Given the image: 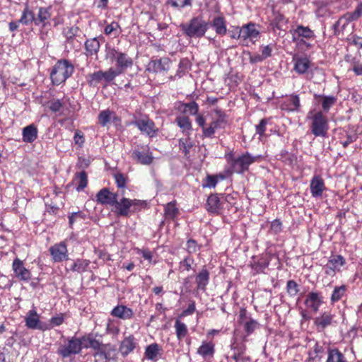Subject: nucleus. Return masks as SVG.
Masks as SVG:
<instances>
[{
	"label": "nucleus",
	"instance_id": "1",
	"mask_svg": "<svg viewBox=\"0 0 362 362\" xmlns=\"http://www.w3.org/2000/svg\"><path fill=\"white\" fill-rule=\"evenodd\" d=\"M214 115L209 123L206 122L203 115H197L196 122L202 128V136L205 138H214L216 130L224 129L228 124V116L224 111L219 108L214 110Z\"/></svg>",
	"mask_w": 362,
	"mask_h": 362
},
{
	"label": "nucleus",
	"instance_id": "2",
	"mask_svg": "<svg viewBox=\"0 0 362 362\" xmlns=\"http://www.w3.org/2000/svg\"><path fill=\"white\" fill-rule=\"evenodd\" d=\"M307 118L310 119V130L316 137H326L329 130L328 118L322 111L315 109L308 112Z\"/></svg>",
	"mask_w": 362,
	"mask_h": 362
},
{
	"label": "nucleus",
	"instance_id": "3",
	"mask_svg": "<svg viewBox=\"0 0 362 362\" xmlns=\"http://www.w3.org/2000/svg\"><path fill=\"white\" fill-rule=\"evenodd\" d=\"M74 71V65L67 59H59L50 71V79L54 86L64 83Z\"/></svg>",
	"mask_w": 362,
	"mask_h": 362
},
{
	"label": "nucleus",
	"instance_id": "4",
	"mask_svg": "<svg viewBox=\"0 0 362 362\" xmlns=\"http://www.w3.org/2000/svg\"><path fill=\"white\" fill-rule=\"evenodd\" d=\"M226 158L230 165L233 172L243 174L249 170L251 164L261 159V156H253L248 152H246L238 157H235L233 153H229L226 155Z\"/></svg>",
	"mask_w": 362,
	"mask_h": 362
},
{
	"label": "nucleus",
	"instance_id": "5",
	"mask_svg": "<svg viewBox=\"0 0 362 362\" xmlns=\"http://www.w3.org/2000/svg\"><path fill=\"white\" fill-rule=\"evenodd\" d=\"M133 119L132 124L136 127L142 134L150 138L157 136L159 129L148 115L136 112L133 115Z\"/></svg>",
	"mask_w": 362,
	"mask_h": 362
},
{
	"label": "nucleus",
	"instance_id": "6",
	"mask_svg": "<svg viewBox=\"0 0 362 362\" xmlns=\"http://www.w3.org/2000/svg\"><path fill=\"white\" fill-rule=\"evenodd\" d=\"M180 28L184 34L189 37L200 38L208 30V23L202 17H193L188 23H182Z\"/></svg>",
	"mask_w": 362,
	"mask_h": 362
},
{
	"label": "nucleus",
	"instance_id": "7",
	"mask_svg": "<svg viewBox=\"0 0 362 362\" xmlns=\"http://www.w3.org/2000/svg\"><path fill=\"white\" fill-rule=\"evenodd\" d=\"M236 29L238 30L237 40L243 46L252 45L260 37V32L257 25L254 23L250 22L241 27H237Z\"/></svg>",
	"mask_w": 362,
	"mask_h": 362
},
{
	"label": "nucleus",
	"instance_id": "8",
	"mask_svg": "<svg viewBox=\"0 0 362 362\" xmlns=\"http://www.w3.org/2000/svg\"><path fill=\"white\" fill-rule=\"evenodd\" d=\"M144 202L139 199H130L122 197L117 199L115 204V212L117 216L129 217L131 214L141 210Z\"/></svg>",
	"mask_w": 362,
	"mask_h": 362
},
{
	"label": "nucleus",
	"instance_id": "9",
	"mask_svg": "<svg viewBox=\"0 0 362 362\" xmlns=\"http://www.w3.org/2000/svg\"><path fill=\"white\" fill-rule=\"evenodd\" d=\"M111 59H115L116 67H111L110 69L114 72L115 78L124 74L127 69L133 66V59L127 54L122 52L115 48L109 50Z\"/></svg>",
	"mask_w": 362,
	"mask_h": 362
},
{
	"label": "nucleus",
	"instance_id": "10",
	"mask_svg": "<svg viewBox=\"0 0 362 362\" xmlns=\"http://www.w3.org/2000/svg\"><path fill=\"white\" fill-rule=\"evenodd\" d=\"M80 352L81 344L79 339L75 337L67 338L64 341V344L59 346L57 351V353L62 358H68Z\"/></svg>",
	"mask_w": 362,
	"mask_h": 362
},
{
	"label": "nucleus",
	"instance_id": "11",
	"mask_svg": "<svg viewBox=\"0 0 362 362\" xmlns=\"http://www.w3.org/2000/svg\"><path fill=\"white\" fill-rule=\"evenodd\" d=\"M279 107L281 110L290 112H300L301 108L300 97L296 93L286 95L282 97L279 102Z\"/></svg>",
	"mask_w": 362,
	"mask_h": 362
},
{
	"label": "nucleus",
	"instance_id": "12",
	"mask_svg": "<svg viewBox=\"0 0 362 362\" xmlns=\"http://www.w3.org/2000/svg\"><path fill=\"white\" fill-rule=\"evenodd\" d=\"M115 78L114 72L110 69L105 71H98L94 73L89 74L86 76L87 83L90 86H95L103 81L106 83H110Z\"/></svg>",
	"mask_w": 362,
	"mask_h": 362
},
{
	"label": "nucleus",
	"instance_id": "13",
	"mask_svg": "<svg viewBox=\"0 0 362 362\" xmlns=\"http://www.w3.org/2000/svg\"><path fill=\"white\" fill-rule=\"evenodd\" d=\"M346 264L345 258L341 255H332L327 263L323 267L326 275L334 276L337 272H340V268Z\"/></svg>",
	"mask_w": 362,
	"mask_h": 362
},
{
	"label": "nucleus",
	"instance_id": "14",
	"mask_svg": "<svg viewBox=\"0 0 362 362\" xmlns=\"http://www.w3.org/2000/svg\"><path fill=\"white\" fill-rule=\"evenodd\" d=\"M13 276L18 281L28 282L31 279V272L25 268L23 262L19 258L14 259L12 264Z\"/></svg>",
	"mask_w": 362,
	"mask_h": 362
},
{
	"label": "nucleus",
	"instance_id": "15",
	"mask_svg": "<svg viewBox=\"0 0 362 362\" xmlns=\"http://www.w3.org/2000/svg\"><path fill=\"white\" fill-rule=\"evenodd\" d=\"M49 251L54 262H62L69 258L67 245L65 240L51 246Z\"/></svg>",
	"mask_w": 362,
	"mask_h": 362
},
{
	"label": "nucleus",
	"instance_id": "16",
	"mask_svg": "<svg viewBox=\"0 0 362 362\" xmlns=\"http://www.w3.org/2000/svg\"><path fill=\"white\" fill-rule=\"evenodd\" d=\"M132 158L137 163L150 165L153 160L152 153L148 146H139L132 153Z\"/></svg>",
	"mask_w": 362,
	"mask_h": 362
},
{
	"label": "nucleus",
	"instance_id": "17",
	"mask_svg": "<svg viewBox=\"0 0 362 362\" xmlns=\"http://www.w3.org/2000/svg\"><path fill=\"white\" fill-rule=\"evenodd\" d=\"M247 335H243L239 329H235L231 339L230 349L234 352L245 354L247 350Z\"/></svg>",
	"mask_w": 362,
	"mask_h": 362
},
{
	"label": "nucleus",
	"instance_id": "18",
	"mask_svg": "<svg viewBox=\"0 0 362 362\" xmlns=\"http://www.w3.org/2000/svg\"><path fill=\"white\" fill-rule=\"evenodd\" d=\"M120 197V192H112L107 187L101 189L96 194V201L103 205L115 206L116 201Z\"/></svg>",
	"mask_w": 362,
	"mask_h": 362
},
{
	"label": "nucleus",
	"instance_id": "19",
	"mask_svg": "<svg viewBox=\"0 0 362 362\" xmlns=\"http://www.w3.org/2000/svg\"><path fill=\"white\" fill-rule=\"evenodd\" d=\"M334 317V315L331 311H325L315 317L314 325L317 330L318 332H323L327 327L332 326L335 322Z\"/></svg>",
	"mask_w": 362,
	"mask_h": 362
},
{
	"label": "nucleus",
	"instance_id": "20",
	"mask_svg": "<svg viewBox=\"0 0 362 362\" xmlns=\"http://www.w3.org/2000/svg\"><path fill=\"white\" fill-rule=\"evenodd\" d=\"M63 33L66 37V43L71 45L73 48L78 49L81 46V42L77 39L80 37L81 30L77 26L67 27L64 28Z\"/></svg>",
	"mask_w": 362,
	"mask_h": 362
},
{
	"label": "nucleus",
	"instance_id": "21",
	"mask_svg": "<svg viewBox=\"0 0 362 362\" xmlns=\"http://www.w3.org/2000/svg\"><path fill=\"white\" fill-rule=\"evenodd\" d=\"M223 201L220 194H211L206 200V209L208 212L219 215L223 209Z\"/></svg>",
	"mask_w": 362,
	"mask_h": 362
},
{
	"label": "nucleus",
	"instance_id": "22",
	"mask_svg": "<svg viewBox=\"0 0 362 362\" xmlns=\"http://www.w3.org/2000/svg\"><path fill=\"white\" fill-rule=\"evenodd\" d=\"M52 6L40 7L37 16L35 15V25L40 26L42 29L50 26Z\"/></svg>",
	"mask_w": 362,
	"mask_h": 362
},
{
	"label": "nucleus",
	"instance_id": "23",
	"mask_svg": "<svg viewBox=\"0 0 362 362\" xmlns=\"http://www.w3.org/2000/svg\"><path fill=\"white\" fill-rule=\"evenodd\" d=\"M310 189L313 197L318 198L322 196L323 192L326 191L327 187L321 175H315L310 180Z\"/></svg>",
	"mask_w": 362,
	"mask_h": 362
},
{
	"label": "nucleus",
	"instance_id": "24",
	"mask_svg": "<svg viewBox=\"0 0 362 362\" xmlns=\"http://www.w3.org/2000/svg\"><path fill=\"white\" fill-rule=\"evenodd\" d=\"M323 303V297L320 292H310L305 300V305L314 313H317Z\"/></svg>",
	"mask_w": 362,
	"mask_h": 362
},
{
	"label": "nucleus",
	"instance_id": "25",
	"mask_svg": "<svg viewBox=\"0 0 362 362\" xmlns=\"http://www.w3.org/2000/svg\"><path fill=\"white\" fill-rule=\"evenodd\" d=\"M170 60L168 57L152 59L148 64V70L154 73H161L170 68Z\"/></svg>",
	"mask_w": 362,
	"mask_h": 362
},
{
	"label": "nucleus",
	"instance_id": "26",
	"mask_svg": "<svg viewBox=\"0 0 362 362\" xmlns=\"http://www.w3.org/2000/svg\"><path fill=\"white\" fill-rule=\"evenodd\" d=\"M314 100L316 103L319 104L322 107L321 111L326 115L330 108L335 105L337 103V98L333 95H314Z\"/></svg>",
	"mask_w": 362,
	"mask_h": 362
},
{
	"label": "nucleus",
	"instance_id": "27",
	"mask_svg": "<svg viewBox=\"0 0 362 362\" xmlns=\"http://www.w3.org/2000/svg\"><path fill=\"white\" fill-rule=\"evenodd\" d=\"M215 342L213 340L203 341L201 346L197 349V353L204 360H210L215 354Z\"/></svg>",
	"mask_w": 362,
	"mask_h": 362
},
{
	"label": "nucleus",
	"instance_id": "28",
	"mask_svg": "<svg viewBox=\"0 0 362 362\" xmlns=\"http://www.w3.org/2000/svg\"><path fill=\"white\" fill-rule=\"evenodd\" d=\"M315 37L314 32L308 27L299 25L293 32V42H303V39L310 40Z\"/></svg>",
	"mask_w": 362,
	"mask_h": 362
},
{
	"label": "nucleus",
	"instance_id": "29",
	"mask_svg": "<svg viewBox=\"0 0 362 362\" xmlns=\"http://www.w3.org/2000/svg\"><path fill=\"white\" fill-rule=\"evenodd\" d=\"M25 325L28 328L32 329H42L40 325V316L35 308L29 310L25 318Z\"/></svg>",
	"mask_w": 362,
	"mask_h": 362
},
{
	"label": "nucleus",
	"instance_id": "30",
	"mask_svg": "<svg viewBox=\"0 0 362 362\" xmlns=\"http://www.w3.org/2000/svg\"><path fill=\"white\" fill-rule=\"evenodd\" d=\"M38 136V129L35 124H31L25 127L22 130V139L25 143L34 142Z\"/></svg>",
	"mask_w": 362,
	"mask_h": 362
},
{
	"label": "nucleus",
	"instance_id": "31",
	"mask_svg": "<svg viewBox=\"0 0 362 362\" xmlns=\"http://www.w3.org/2000/svg\"><path fill=\"white\" fill-rule=\"evenodd\" d=\"M111 315L122 320H129L133 317L134 312L125 305H119L111 311Z\"/></svg>",
	"mask_w": 362,
	"mask_h": 362
},
{
	"label": "nucleus",
	"instance_id": "32",
	"mask_svg": "<svg viewBox=\"0 0 362 362\" xmlns=\"http://www.w3.org/2000/svg\"><path fill=\"white\" fill-rule=\"evenodd\" d=\"M177 110L183 113V114H189L190 115H196V117H197V115H199V105L194 102H189V103H182L180 102L177 106Z\"/></svg>",
	"mask_w": 362,
	"mask_h": 362
},
{
	"label": "nucleus",
	"instance_id": "33",
	"mask_svg": "<svg viewBox=\"0 0 362 362\" xmlns=\"http://www.w3.org/2000/svg\"><path fill=\"white\" fill-rule=\"evenodd\" d=\"M100 44L97 38L87 40L85 42L86 54L92 57L95 56L98 58V53L100 50Z\"/></svg>",
	"mask_w": 362,
	"mask_h": 362
},
{
	"label": "nucleus",
	"instance_id": "34",
	"mask_svg": "<svg viewBox=\"0 0 362 362\" xmlns=\"http://www.w3.org/2000/svg\"><path fill=\"white\" fill-rule=\"evenodd\" d=\"M197 290L204 291L209 281V272L204 267L195 279Z\"/></svg>",
	"mask_w": 362,
	"mask_h": 362
},
{
	"label": "nucleus",
	"instance_id": "35",
	"mask_svg": "<svg viewBox=\"0 0 362 362\" xmlns=\"http://www.w3.org/2000/svg\"><path fill=\"white\" fill-rule=\"evenodd\" d=\"M136 344L135 337L133 335H130L123 339L119 350L122 355H128L136 348Z\"/></svg>",
	"mask_w": 362,
	"mask_h": 362
},
{
	"label": "nucleus",
	"instance_id": "36",
	"mask_svg": "<svg viewBox=\"0 0 362 362\" xmlns=\"http://www.w3.org/2000/svg\"><path fill=\"white\" fill-rule=\"evenodd\" d=\"M294 60V70L299 74L307 72L310 67L311 62L307 57H296Z\"/></svg>",
	"mask_w": 362,
	"mask_h": 362
},
{
	"label": "nucleus",
	"instance_id": "37",
	"mask_svg": "<svg viewBox=\"0 0 362 362\" xmlns=\"http://www.w3.org/2000/svg\"><path fill=\"white\" fill-rule=\"evenodd\" d=\"M175 122L181 129L182 132L185 135H189V132L192 129V124L189 117L186 115H180L176 117Z\"/></svg>",
	"mask_w": 362,
	"mask_h": 362
},
{
	"label": "nucleus",
	"instance_id": "38",
	"mask_svg": "<svg viewBox=\"0 0 362 362\" xmlns=\"http://www.w3.org/2000/svg\"><path fill=\"white\" fill-rule=\"evenodd\" d=\"M162 351V348L159 344L153 343L146 346L144 353L145 357L148 360L156 361L158 355L161 354Z\"/></svg>",
	"mask_w": 362,
	"mask_h": 362
},
{
	"label": "nucleus",
	"instance_id": "39",
	"mask_svg": "<svg viewBox=\"0 0 362 362\" xmlns=\"http://www.w3.org/2000/svg\"><path fill=\"white\" fill-rule=\"evenodd\" d=\"M351 22L348 19L346 16L344 14L338 21L333 25L334 34L336 36H343L346 26Z\"/></svg>",
	"mask_w": 362,
	"mask_h": 362
},
{
	"label": "nucleus",
	"instance_id": "40",
	"mask_svg": "<svg viewBox=\"0 0 362 362\" xmlns=\"http://www.w3.org/2000/svg\"><path fill=\"white\" fill-rule=\"evenodd\" d=\"M327 354V358L326 362H348L344 354L337 348L329 347Z\"/></svg>",
	"mask_w": 362,
	"mask_h": 362
},
{
	"label": "nucleus",
	"instance_id": "41",
	"mask_svg": "<svg viewBox=\"0 0 362 362\" xmlns=\"http://www.w3.org/2000/svg\"><path fill=\"white\" fill-rule=\"evenodd\" d=\"M73 183L76 185L78 192L83 191L88 185V175L85 171L76 173L73 179Z\"/></svg>",
	"mask_w": 362,
	"mask_h": 362
},
{
	"label": "nucleus",
	"instance_id": "42",
	"mask_svg": "<svg viewBox=\"0 0 362 362\" xmlns=\"http://www.w3.org/2000/svg\"><path fill=\"white\" fill-rule=\"evenodd\" d=\"M211 26L214 28L216 34L219 35L226 34V22L223 16H218L215 17L211 22Z\"/></svg>",
	"mask_w": 362,
	"mask_h": 362
},
{
	"label": "nucleus",
	"instance_id": "43",
	"mask_svg": "<svg viewBox=\"0 0 362 362\" xmlns=\"http://www.w3.org/2000/svg\"><path fill=\"white\" fill-rule=\"evenodd\" d=\"M180 318H177L175 322V329L177 339L180 341L184 340L185 338L188 337L189 331L187 326L182 322Z\"/></svg>",
	"mask_w": 362,
	"mask_h": 362
},
{
	"label": "nucleus",
	"instance_id": "44",
	"mask_svg": "<svg viewBox=\"0 0 362 362\" xmlns=\"http://www.w3.org/2000/svg\"><path fill=\"white\" fill-rule=\"evenodd\" d=\"M186 136V137L179 139V148L185 158H189V151L194 146V142L189 137V135Z\"/></svg>",
	"mask_w": 362,
	"mask_h": 362
},
{
	"label": "nucleus",
	"instance_id": "45",
	"mask_svg": "<svg viewBox=\"0 0 362 362\" xmlns=\"http://www.w3.org/2000/svg\"><path fill=\"white\" fill-rule=\"evenodd\" d=\"M226 178V176L221 173L216 175H207L205 179L203 180L202 187L204 188H214L216 187L219 180H222Z\"/></svg>",
	"mask_w": 362,
	"mask_h": 362
},
{
	"label": "nucleus",
	"instance_id": "46",
	"mask_svg": "<svg viewBox=\"0 0 362 362\" xmlns=\"http://www.w3.org/2000/svg\"><path fill=\"white\" fill-rule=\"evenodd\" d=\"M164 214L166 219L174 220L180 214L175 201L168 203L164 207Z\"/></svg>",
	"mask_w": 362,
	"mask_h": 362
},
{
	"label": "nucleus",
	"instance_id": "47",
	"mask_svg": "<svg viewBox=\"0 0 362 362\" xmlns=\"http://www.w3.org/2000/svg\"><path fill=\"white\" fill-rule=\"evenodd\" d=\"M111 119H116L117 117L115 112L109 109L101 111L98 115V123L103 127L106 126Z\"/></svg>",
	"mask_w": 362,
	"mask_h": 362
},
{
	"label": "nucleus",
	"instance_id": "48",
	"mask_svg": "<svg viewBox=\"0 0 362 362\" xmlns=\"http://www.w3.org/2000/svg\"><path fill=\"white\" fill-rule=\"evenodd\" d=\"M346 291L347 287L345 285L335 286L331 296V303L333 305L341 300L342 298L346 296Z\"/></svg>",
	"mask_w": 362,
	"mask_h": 362
},
{
	"label": "nucleus",
	"instance_id": "49",
	"mask_svg": "<svg viewBox=\"0 0 362 362\" xmlns=\"http://www.w3.org/2000/svg\"><path fill=\"white\" fill-rule=\"evenodd\" d=\"M19 23L25 25H28L31 23L35 24V13L32 10H30L28 5L24 8L22 16L18 21Z\"/></svg>",
	"mask_w": 362,
	"mask_h": 362
},
{
	"label": "nucleus",
	"instance_id": "50",
	"mask_svg": "<svg viewBox=\"0 0 362 362\" xmlns=\"http://www.w3.org/2000/svg\"><path fill=\"white\" fill-rule=\"evenodd\" d=\"M288 20L286 17L280 13H276L274 14V18L272 21V25L278 30H286L287 27Z\"/></svg>",
	"mask_w": 362,
	"mask_h": 362
},
{
	"label": "nucleus",
	"instance_id": "51",
	"mask_svg": "<svg viewBox=\"0 0 362 362\" xmlns=\"http://www.w3.org/2000/svg\"><path fill=\"white\" fill-rule=\"evenodd\" d=\"M90 264V261L83 259H77L72 266L71 267V270L72 272H76L78 273H83L87 270Z\"/></svg>",
	"mask_w": 362,
	"mask_h": 362
},
{
	"label": "nucleus",
	"instance_id": "52",
	"mask_svg": "<svg viewBox=\"0 0 362 362\" xmlns=\"http://www.w3.org/2000/svg\"><path fill=\"white\" fill-rule=\"evenodd\" d=\"M114 177L117 187L119 189L117 191L120 192V196H123L124 194V189L127 186L128 177L122 173H116L114 175Z\"/></svg>",
	"mask_w": 362,
	"mask_h": 362
},
{
	"label": "nucleus",
	"instance_id": "53",
	"mask_svg": "<svg viewBox=\"0 0 362 362\" xmlns=\"http://www.w3.org/2000/svg\"><path fill=\"white\" fill-rule=\"evenodd\" d=\"M165 4L175 9L181 10L187 6H192V0H166Z\"/></svg>",
	"mask_w": 362,
	"mask_h": 362
},
{
	"label": "nucleus",
	"instance_id": "54",
	"mask_svg": "<svg viewBox=\"0 0 362 362\" xmlns=\"http://www.w3.org/2000/svg\"><path fill=\"white\" fill-rule=\"evenodd\" d=\"M258 327L259 323L256 320L249 318L248 320L243 323V329L245 332L243 335H247V337L249 335L252 334Z\"/></svg>",
	"mask_w": 362,
	"mask_h": 362
},
{
	"label": "nucleus",
	"instance_id": "55",
	"mask_svg": "<svg viewBox=\"0 0 362 362\" xmlns=\"http://www.w3.org/2000/svg\"><path fill=\"white\" fill-rule=\"evenodd\" d=\"M345 15L351 22L359 19L362 17V2L357 4L354 11L346 12Z\"/></svg>",
	"mask_w": 362,
	"mask_h": 362
},
{
	"label": "nucleus",
	"instance_id": "56",
	"mask_svg": "<svg viewBox=\"0 0 362 362\" xmlns=\"http://www.w3.org/2000/svg\"><path fill=\"white\" fill-rule=\"evenodd\" d=\"M95 362H110L112 359L110 352L98 349L94 354Z\"/></svg>",
	"mask_w": 362,
	"mask_h": 362
},
{
	"label": "nucleus",
	"instance_id": "57",
	"mask_svg": "<svg viewBox=\"0 0 362 362\" xmlns=\"http://www.w3.org/2000/svg\"><path fill=\"white\" fill-rule=\"evenodd\" d=\"M191 67V62L187 58H182L179 63L177 74L181 76L187 72Z\"/></svg>",
	"mask_w": 362,
	"mask_h": 362
},
{
	"label": "nucleus",
	"instance_id": "58",
	"mask_svg": "<svg viewBox=\"0 0 362 362\" xmlns=\"http://www.w3.org/2000/svg\"><path fill=\"white\" fill-rule=\"evenodd\" d=\"M287 293L291 296H295L299 292V286L294 280H288L286 284Z\"/></svg>",
	"mask_w": 362,
	"mask_h": 362
},
{
	"label": "nucleus",
	"instance_id": "59",
	"mask_svg": "<svg viewBox=\"0 0 362 362\" xmlns=\"http://www.w3.org/2000/svg\"><path fill=\"white\" fill-rule=\"evenodd\" d=\"M268 123V119L266 118L262 119L258 124L255 126L256 133L259 135V139L265 136L266 127Z\"/></svg>",
	"mask_w": 362,
	"mask_h": 362
},
{
	"label": "nucleus",
	"instance_id": "60",
	"mask_svg": "<svg viewBox=\"0 0 362 362\" xmlns=\"http://www.w3.org/2000/svg\"><path fill=\"white\" fill-rule=\"evenodd\" d=\"M119 25L117 22H112V23L107 25L105 28V33L107 35H113L116 37L118 34V28Z\"/></svg>",
	"mask_w": 362,
	"mask_h": 362
},
{
	"label": "nucleus",
	"instance_id": "61",
	"mask_svg": "<svg viewBox=\"0 0 362 362\" xmlns=\"http://www.w3.org/2000/svg\"><path fill=\"white\" fill-rule=\"evenodd\" d=\"M358 136L356 134H348L346 133L345 138H340V144L344 148H346L350 144L354 142L357 139Z\"/></svg>",
	"mask_w": 362,
	"mask_h": 362
},
{
	"label": "nucleus",
	"instance_id": "62",
	"mask_svg": "<svg viewBox=\"0 0 362 362\" xmlns=\"http://www.w3.org/2000/svg\"><path fill=\"white\" fill-rule=\"evenodd\" d=\"M194 259L191 256H187L180 262V269L189 271L192 269V265L194 264Z\"/></svg>",
	"mask_w": 362,
	"mask_h": 362
},
{
	"label": "nucleus",
	"instance_id": "63",
	"mask_svg": "<svg viewBox=\"0 0 362 362\" xmlns=\"http://www.w3.org/2000/svg\"><path fill=\"white\" fill-rule=\"evenodd\" d=\"M74 144L77 145L78 147H82L85 143V136L84 134L79 129H76L75 131L74 136Z\"/></svg>",
	"mask_w": 362,
	"mask_h": 362
},
{
	"label": "nucleus",
	"instance_id": "64",
	"mask_svg": "<svg viewBox=\"0 0 362 362\" xmlns=\"http://www.w3.org/2000/svg\"><path fill=\"white\" fill-rule=\"evenodd\" d=\"M186 246L189 254L195 253L200 248V247L198 246L197 241L192 238L187 241Z\"/></svg>",
	"mask_w": 362,
	"mask_h": 362
}]
</instances>
